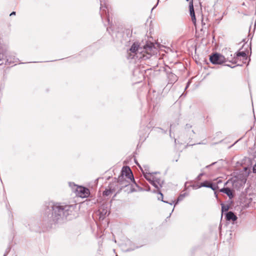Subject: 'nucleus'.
<instances>
[{"instance_id": "a878e982", "label": "nucleus", "mask_w": 256, "mask_h": 256, "mask_svg": "<svg viewBox=\"0 0 256 256\" xmlns=\"http://www.w3.org/2000/svg\"><path fill=\"white\" fill-rule=\"evenodd\" d=\"M68 184H69V186L72 188H73L74 187L77 188V186H78L77 185L75 184L74 182H70L68 183Z\"/></svg>"}, {"instance_id": "f704fd0d", "label": "nucleus", "mask_w": 256, "mask_h": 256, "mask_svg": "<svg viewBox=\"0 0 256 256\" xmlns=\"http://www.w3.org/2000/svg\"><path fill=\"white\" fill-rule=\"evenodd\" d=\"M16 14V12H11V14H10V16H13V15H15Z\"/></svg>"}, {"instance_id": "1a4fd4ad", "label": "nucleus", "mask_w": 256, "mask_h": 256, "mask_svg": "<svg viewBox=\"0 0 256 256\" xmlns=\"http://www.w3.org/2000/svg\"><path fill=\"white\" fill-rule=\"evenodd\" d=\"M226 218L227 221H232L233 224H234V222L238 219L237 216L232 211H229L225 213Z\"/></svg>"}, {"instance_id": "a18cd8bd", "label": "nucleus", "mask_w": 256, "mask_h": 256, "mask_svg": "<svg viewBox=\"0 0 256 256\" xmlns=\"http://www.w3.org/2000/svg\"><path fill=\"white\" fill-rule=\"evenodd\" d=\"M146 128H150V127L148 126H146Z\"/></svg>"}, {"instance_id": "2eb2a0df", "label": "nucleus", "mask_w": 256, "mask_h": 256, "mask_svg": "<svg viewBox=\"0 0 256 256\" xmlns=\"http://www.w3.org/2000/svg\"><path fill=\"white\" fill-rule=\"evenodd\" d=\"M126 244L130 246L128 248H127L124 250V251L129 252V251L133 250L135 249V247L133 246L132 242L130 240H126Z\"/></svg>"}, {"instance_id": "7c9ffc66", "label": "nucleus", "mask_w": 256, "mask_h": 256, "mask_svg": "<svg viewBox=\"0 0 256 256\" xmlns=\"http://www.w3.org/2000/svg\"><path fill=\"white\" fill-rule=\"evenodd\" d=\"M4 59V54L0 53V61Z\"/></svg>"}, {"instance_id": "ea45409f", "label": "nucleus", "mask_w": 256, "mask_h": 256, "mask_svg": "<svg viewBox=\"0 0 256 256\" xmlns=\"http://www.w3.org/2000/svg\"><path fill=\"white\" fill-rule=\"evenodd\" d=\"M214 195H215V196L218 198V194H217L216 193V192H214Z\"/></svg>"}, {"instance_id": "2f4dec72", "label": "nucleus", "mask_w": 256, "mask_h": 256, "mask_svg": "<svg viewBox=\"0 0 256 256\" xmlns=\"http://www.w3.org/2000/svg\"><path fill=\"white\" fill-rule=\"evenodd\" d=\"M172 126H173V124H170V137L172 136Z\"/></svg>"}, {"instance_id": "6e6552de", "label": "nucleus", "mask_w": 256, "mask_h": 256, "mask_svg": "<svg viewBox=\"0 0 256 256\" xmlns=\"http://www.w3.org/2000/svg\"><path fill=\"white\" fill-rule=\"evenodd\" d=\"M136 163L140 167L141 170L144 178L150 184L154 183V174H157V172H145L142 170L140 166L136 162Z\"/></svg>"}, {"instance_id": "ddd939ff", "label": "nucleus", "mask_w": 256, "mask_h": 256, "mask_svg": "<svg viewBox=\"0 0 256 256\" xmlns=\"http://www.w3.org/2000/svg\"><path fill=\"white\" fill-rule=\"evenodd\" d=\"M168 83L170 84H174L178 80L177 76L172 72L168 74Z\"/></svg>"}, {"instance_id": "b1692460", "label": "nucleus", "mask_w": 256, "mask_h": 256, "mask_svg": "<svg viewBox=\"0 0 256 256\" xmlns=\"http://www.w3.org/2000/svg\"><path fill=\"white\" fill-rule=\"evenodd\" d=\"M150 184H152L155 188H156L158 191L160 190V187L154 181V183H150Z\"/></svg>"}, {"instance_id": "39448f33", "label": "nucleus", "mask_w": 256, "mask_h": 256, "mask_svg": "<svg viewBox=\"0 0 256 256\" xmlns=\"http://www.w3.org/2000/svg\"><path fill=\"white\" fill-rule=\"evenodd\" d=\"M110 214V210L107 204H102L98 210L99 219L103 220L106 216Z\"/></svg>"}, {"instance_id": "7ed1b4c3", "label": "nucleus", "mask_w": 256, "mask_h": 256, "mask_svg": "<svg viewBox=\"0 0 256 256\" xmlns=\"http://www.w3.org/2000/svg\"><path fill=\"white\" fill-rule=\"evenodd\" d=\"M210 60L214 64H222L226 62V58L223 55L217 52L210 56Z\"/></svg>"}, {"instance_id": "c85d7f7f", "label": "nucleus", "mask_w": 256, "mask_h": 256, "mask_svg": "<svg viewBox=\"0 0 256 256\" xmlns=\"http://www.w3.org/2000/svg\"><path fill=\"white\" fill-rule=\"evenodd\" d=\"M144 170L145 172H148V166H144Z\"/></svg>"}, {"instance_id": "c9c22d12", "label": "nucleus", "mask_w": 256, "mask_h": 256, "mask_svg": "<svg viewBox=\"0 0 256 256\" xmlns=\"http://www.w3.org/2000/svg\"><path fill=\"white\" fill-rule=\"evenodd\" d=\"M225 66H229V67H230L232 68H234L236 66H231L230 65V64H226Z\"/></svg>"}, {"instance_id": "37998d69", "label": "nucleus", "mask_w": 256, "mask_h": 256, "mask_svg": "<svg viewBox=\"0 0 256 256\" xmlns=\"http://www.w3.org/2000/svg\"><path fill=\"white\" fill-rule=\"evenodd\" d=\"M192 132L193 134H194V132L193 130Z\"/></svg>"}, {"instance_id": "5701e85b", "label": "nucleus", "mask_w": 256, "mask_h": 256, "mask_svg": "<svg viewBox=\"0 0 256 256\" xmlns=\"http://www.w3.org/2000/svg\"><path fill=\"white\" fill-rule=\"evenodd\" d=\"M208 188H211L212 190H215L217 188H218V186L217 184H215L210 182V184L208 185Z\"/></svg>"}, {"instance_id": "09e8293b", "label": "nucleus", "mask_w": 256, "mask_h": 256, "mask_svg": "<svg viewBox=\"0 0 256 256\" xmlns=\"http://www.w3.org/2000/svg\"><path fill=\"white\" fill-rule=\"evenodd\" d=\"M189 0H186V1H188Z\"/></svg>"}, {"instance_id": "f257e3e1", "label": "nucleus", "mask_w": 256, "mask_h": 256, "mask_svg": "<svg viewBox=\"0 0 256 256\" xmlns=\"http://www.w3.org/2000/svg\"><path fill=\"white\" fill-rule=\"evenodd\" d=\"M76 204L63 205L49 202L46 206L44 220L50 224H62L66 220H70L76 217Z\"/></svg>"}, {"instance_id": "393cba45", "label": "nucleus", "mask_w": 256, "mask_h": 256, "mask_svg": "<svg viewBox=\"0 0 256 256\" xmlns=\"http://www.w3.org/2000/svg\"><path fill=\"white\" fill-rule=\"evenodd\" d=\"M201 24H202V28H201L202 30L204 28H206V24L204 22V18H202V22H201Z\"/></svg>"}, {"instance_id": "de8ad7c7", "label": "nucleus", "mask_w": 256, "mask_h": 256, "mask_svg": "<svg viewBox=\"0 0 256 256\" xmlns=\"http://www.w3.org/2000/svg\"><path fill=\"white\" fill-rule=\"evenodd\" d=\"M164 133H166V131L164 130Z\"/></svg>"}, {"instance_id": "f8f14e48", "label": "nucleus", "mask_w": 256, "mask_h": 256, "mask_svg": "<svg viewBox=\"0 0 256 256\" xmlns=\"http://www.w3.org/2000/svg\"><path fill=\"white\" fill-rule=\"evenodd\" d=\"M29 228L30 230L34 232H39L40 230V227L36 222H32L30 224H28Z\"/></svg>"}, {"instance_id": "72a5a7b5", "label": "nucleus", "mask_w": 256, "mask_h": 256, "mask_svg": "<svg viewBox=\"0 0 256 256\" xmlns=\"http://www.w3.org/2000/svg\"><path fill=\"white\" fill-rule=\"evenodd\" d=\"M190 82H187L186 86V88H184V90H186V89H187V88H188L189 85H190Z\"/></svg>"}, {"instance_id": "c03bdc74", "label": "nucleus", "mask_w": 256, "mask_h": 256, "mask_svg": "<svg viewBox=\"0 0 256 256\" xmlns=\"http://www.w3.org/2000/svg\"><path fill=\"white\" fill-rule=\"evenodd\" d=\"M210 166V165H209V166H206V168H208V167H209Z\"/></svg>"}, {"instance_id": "473e14b6", "label": "nucleus", "mask_w": 256, "mask_h": 256, "mask_svg": "<svg viewBox=\"0 0 256 256\" xmlns=\"http://www.w3.org/2000/svg\"><path fill=\"white\" fill-rule=\"evenodd\" d=\"M9 60H10V62H9L10 63L16 62V60H15V58H14V60H10L8 58L7 61L8 62Z\"/></svg>"}, {"instance_id": "f3484780", "label": "nucleus", "mask_w": 256, "mask_h": 256, "mask_svg": "<svg viewBox=\"0 0 256 256\" xmlns=\"http://www.w3.org/2000/svg\"><path fill=\"white\" fill-rule=\"evenodd\" d=\"M154 181L156 182L160 187H162L164 184V180H161L160 178L156 177L154 176Z\"/></svg>"}, {"instance_id": "aec40b11", "label": "nucleus", "mask_w": 256, "mask_h": 256, "mask_svg": "<svg viewBox=\"0 0 256 256\" xmlns=\"http://www.w3.org/2000/svg\"><path fill=\"white\" fill-rule=\"evenodd\" d=\"M114 192V190L112 189L111 187L108 190H106L104 192L103 194L106 196H109L110 194Z\"/></svg>"}, {"instance_id": "a19ab883", "label": "nucleus", "mask_w": 256, "mask_h": 256, "mask_svg": "<svg viewBox=\"0 0 256 256\" xmlns=\"http://www.w3.org/2000/svg\"><path fill=\"white\" fill-rule=\"evenodd\" d=\"M8 254V252H6L5 254H4V256H6Z\"/></svg>"}, {"instance_id": "0eeeda50", "label": "nucleus", "mask_w": 256, "mask_h": 256, "mask_svg": "<svg viewBox=\"0 0 256 256\" xmlns=\"http://www.w3.org/2000/svg\"><path fill=\"white\" fill-rule=\"evenodd\" d=\"M77 196L82 198H87L90 194V190L88 188L83 186H77L76 188Z\"/></svg>"}, {"instance_id": "9b49d317", "label": "nucleus", "mask_w": 256, "mask_h": 256, "mask_svg": "<svg viewBox=\"0 0 256 256\" xmlns=\"http://www.w3.org/2000/svg\"><path fill=\"white\" fill-rule=\"evenodd\" d=\"M189 8H190V14L192 18V21L193 23L196 24V18L194 14V10L193 5V0H191L189 4Z\"/></svg>"}, {"instance_id": "79ce46f5", "label": "nucleus", "mask_w": 256, "mask_h": 256, "mask_svg": "<svg viewBox=\"0 0 256 256\" xmlns=\"http://www.w3.org/2000/svg\"><path fill=\"white\" fill-rule=\"evenodd\" d=\"M228 182V181H227L225 184H224V186L226 185L227 184Z\"/></svg>"}, {"instance_id": "c756f323", "label": "nucleus", "mask_w": 256, "mask_h": 256, "mask_svg": "<svg viewBox=\"0 0 256 256\" xmlns=\"http://www.w3.org/2000/svg\"><path fill=\"white\" fill-rule=\"evenodd\" d=\"M252 172L255 174L256 173V164L253 166Z\"/></svg>"}, {"instance_id": "dca6fc26", "label": "nucleus", "mask_w": 256, "mask_h": 256, "mask_svg": "<svg viewBox=\"0 0 256 256\" xmlns=\"http://www.w3.org/2000/svg\"><path fill=\"white\" fill-rule=\"evenodd\" d=\"M187 196H188V194L187 192H184L182 194H180L178 198L174 205L177 204L180 202L182 200L184 197Z\"/></svg>"}, {"instance_id": "4468645a", "label": "nucleus", "mask_w": 256, "mask_h": 256, "mask_svg": "<svg viewBox=\"0 0 256 256\" xmlns=\"http://www.w3.org/2000/svg\"><path fill=\"white\" fill-rule=\"evenodd\" d=\"M124 180V176L121 174L119 176L118 178V182H119L120 184L123 185L124 186H126L128 185L129 182Z\"/></svg>"}, {"instance_id": "a211bd4d", "label": "nucleus", "mask_w": 256, "mask_h": 256, "mask_svg": "<svg viewBox=\"0 0 256 256\" xmlns=\"http://www.w3.org/2000/svg\"><path fill=\"white\" fill-rule=\"evenodd\" d=\"M160 195V196H158V200H161L162 202H165V203H167V204H170V205H172L174 203V201H172V202H168L167 201H165V200H163V194L161 192L160 190H158V192Z\"/></svg>"}, {"instance_id": "423d86ee", "label": "nucleus", "mask_w": 256, "mask_h": 256, "mask_svg": "<svg viewBox=\"0 0 256 256\" xmlns=\"http://www.w3.org/2000/svg\"><path fill=\"white\" fill-rule=\"evenodd\" d=\"M121 174L124 176L126 178H128L131 181L135 183L134 177L132 174V172L128 166H124L122 168V170Z\"/></svg>"}, {"instance_id": "49530a36", "label": "nucleus", "mask_w": 256, "mask_h": 256, "mask_svg": "<svg viewBox=\"0 0 256 256\" xmlns=\"http://www.w3.org/2000/svg\"><path fill=\"white\" fill-rule=\"evenodd\" d=\"M147 190H150V188H149Z\"/></svg>"}, {"instance_id": "20e7f679", "label": "nucleus", "mask_w": 256, "mask_h": 256, "mask_svg": "<svg viewBox=\"0 0 256 256\" xmlns=\"http://www.w3.org/2000/svg\"><path fill=\"white\" fill-rule=\"evenodd\" d=\"M100 14L102 19L103 20L104 18V17L106 16V20L110 24V18L108 16V12H106V10H108V6L106 5V3L104 2H103L102 0H100Z\"/></svg>"}, {"instance_id": "9d476101", "label": "nucleus", "mask_w": 256, "mask_h": 256, "mask_svg": "<svg viewBox=\"0 0 256 256\" xmlns=\"http://www.w3.org/2000/svg\"><path fill=\"white\" fill-rule=\"evenodd\" d=\"M220 192L226 194L230 199H232L234 196V191L228 187H224Z\"/></svg>"}, {"instance_id": "4be33fe9", "label": "nucleus", "mask_w": 256, "mask_h": 256, "mask_svg": "<svg viewBox=\"0 0 256 256\" xmlns=\"http://www.w3.org/2000/svg\"><path fill=\"white\" fill-rule=\"evenodd\" d=\"M210 182H209L208 181L206 180L202 182H201L200 184L198 186V188H200L201 187L208 188Z\"/></svg>"}, {"instance_id": "6ab92c4d", "label": "nucleus", "mask_w": 256, "mask_h": 256, "mask_svg": "<svg viewBox=\"0 0 256 256\" xmlns=\"http://www.w3.org/2000/svg\"><path fill=\"white\" fill-rule=\"evenodd\" d=\"M236 57L242 56L244 58V59L245 60H246L248 59V56L246 54V52H244V51L237 52L236 53Z\"/></svg>"}, {"instance_id": "e433bc0d", "label": "nucleus", "mask_w": 256, "mask_h": 256, "mask_svg": "<svg viewBox=\"0 0 256 256\" xmlns=\"http://www.w3.org/2000/svg\"><path fill=\"white\" fill-rule=\"evenodd\" d=\"M222 182V180H218V182H217V184H220V183H221Z\"/></svg>"}, {"instance_id": "412c9836", "label": "nucleus", "mask_w": 256, "mask_h": 256, "mask_svg": "<svg viewBox=\"0 0 256 256\" xmlns=\"http://www.w3.org/2000/svg\"><path fill=\"white\" fill-rule=\"evenodd\" d=\"M221 206H222V212L223 213L224 212H228V210L229 209V206L227 204H221Z\"/></svg>"}, {"instance_id": "58836bf2", "label": "nucleus", "mask_w": 256, "mask_h": 256, "mask_svg": "<svg viewBox=\"0 0 256 256\" xmlns=\"http://www.w3.org/2000/svg\"><path fill=\"white\" fill-rule=\"evenodd\" d=\"M198 186H195L194 185V186H192V187H193V188H198Z\"/></svg>"}, {"instance_id": "4c0bfd02", "label": "nucleus", "mask_w": 256, "mask_h": 256, "mask_svg": "<svg viewBox=\"0 0 256 256\" xmlns=\"http://www.w3.org/2000/svg\"><path fill=\"white\" fill-rule=\"evenodd\" d=\"M236 182H236V181L234 180V181L233 182H232V184H233V186H234L236 184Z\"/></svg>"}, {"instance_id": "bb28decb", "label": "nucleus", "mask_w": 256, "mask_h": 256, "mask_svg": "<svg viewBox=\"0 0 256 256\" xmlns=\"http://www.w3.org/2000/svg\"><path fill=\"white\" fill-rule=\"evenodd\" d=\"M204 175V174L203 173H200V174H198V176H197L196 178V180H200L201 178V177Z\"/></svg>"}, {"instance_id": "cd10ccee", "label": "nucleus", "mask_w": 256, "mask_h": 256, "mask_svg": "<svg viewBox=\"0 0 256 256\" xmlns=\"http://www.w3.org/2000/svg\"><path fill=\"white\" fill-rule=\"evenodd\" d=\"M192 127V126L191 124H186V125L185 128L186 130H188V129Z\"/></svg>"}, {"instance_id": "f03ea898", "label": "nucleus", "mask_w": 256, "mask_h": 256, "mask_svg": "<svg viewBox=\"0 0 256 256\" xmlns=\"http://www.w3.org/2000/svg\"><path fill=\"white\" fill-rule=\"evenodd\" d=\"M154 48V44L147 42L142 46L138 42H134L128 52V58L133 59H148L152 56V52Z\"/></svg>"}]
</instances>
